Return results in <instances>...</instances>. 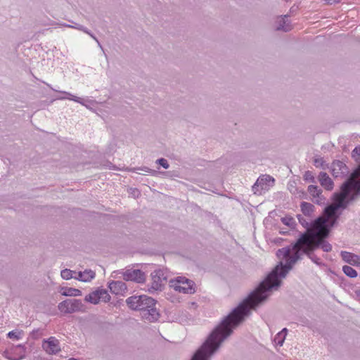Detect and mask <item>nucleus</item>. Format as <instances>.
<instances>
[{"mask_svg": "<svg viewBox=\"0 0 360 360\" xmlns=\"http://www.w3.org/2000/svg\"><path fill=\"white\" fill-rule=\"evenodd\" d=\"M87 34H89L94 40H95L96 41V43L98 44V46L102 49V46L101 44V43L99 42V41L98 40V39L89 30V33H86Z\"/></svg>", "mask_w": 360, "mask_h": 360, "instance_id": "obj_30", "label": "nucleus"}, {"mask_svg": "<svg viewBox=\"0 0 360 360\" xmlns=\"http://www.w3.org/2000/svg\"><path fill=\"white\" fill-rule=\"evenodd\" d=\"M319 181L321 185L324 187L326 190L330 191L333 188V183L331 179L326 172H321L319 176Z\"/></svg>", "mask_w": 360, "mask_h": 360, "instance_id": "obj_16", "label": "nucleus"}, {"mask_svg": "<svg viewBox=\"0 0 360 360\" xmlns=\"http://www.w3.org/2000/svg\"><path fill=\"white\" fill-rule=\"evenodd\" d=\"M84 300L85 301L91 304H97L100 302H109L110 300V296L107 290L103 288H97L96 290L86 295Z\"/></svg>", "mask_w": 360, "mask_h": 360, "instance_id": "obj_5", "label": "nucleus"}, {"mask_svg": "<svg viewBox=\"0 0 360 360\" xmlns=\"http://www.w3.org/2000/svg\"><path fill=\"white\" fill-rule=\"evenodd\" d=\"M355 294H356V296L358 300L360 301V290H356Z\"/></svg>", "mask_w": 360, "mask_h": 360, "instance_id": "obj_33", "label": "nucleus"}, {"mask_svg": "<svg viewBox=\"0 0 360 360\" xmlns=\"http://www.w3.org/2000/svg\"><path fill=\"white\" fill-rule=\"evenodd\" d=\"M123 278L126 281L142 283L145 281V274L139 269H127L124 273Z\"/></svg>", "mask_w": 360, "mask_h": 360, "instance_id": "obj_10", "label": "nucleus"}, {"mask_svg": "<svg viewBox=\"0 0 360 360\" xmlns=\"http://www.w3.org/2000/svg\"><path fill=\"white\" fill-rule=\"evenodd\" d=\"M340 255L345 262L352 265L354 261V258L356 255L347 251H342L340 252Z\"/></svg>", "mask_w": 360, "mask_h": 360, "instance_id": "obj_21", "label": "nucleus"}, {"mask_svg": "<svg viewBox=\"0 0 360 360\" xmlns=\"http://www.w3.org/2000/svg\"><path fill=\"white\" fill-rule=\"evenodd\" d=\"M75 274L76 271L65 269L61 271L60 276L63 279L69 280L72 278H75V276H77Z\"/></svg>", "mask_w": 360, "mask_h": 360, "instance_id": "obj_23", "label": "nucleus"}, {"mask_svg": "<svg viewBox=\"0 0 360 360\" xmlns=\"http://www.w3.org/2000/svg\"><path fill=\"white\" fill-rule=\"evenodd\" d=\"M51 89H53V91H57V92H60V94H63L61 92L62 91H58V90L53 89V87H51Z\"/></svg>", "mask_w": 360, "mask_h": 360, "instance_id": "obj_34", "label": "nucleus"}, {"mask_svg": "<svg viewBox=\"0 0 360 360\" xmlns=\"http://www.w3.org/2000/svg\"><path fill=\"white\" fill-rule=\"evenodd\" d=\"M281 221L283 224L289 226L290 228H294L296 225V221L291 216H285L281 218Z\"/></svg>", "mask_w": 360, "mask_h": 360, "instance_id": "obj_24", "label": "nucleus"}, {"mask_svg": "<svg viewBox=\"0 0 360 360\" xmlns=\"http://www.w3.org/2000/svg\"><path fill=\"white\" fill-rule=\"evenodd\" d=\"M63 96L61 97H69L70 96L69 95H66V94H62Z\"/></svg>", "mask_w": 360, "mask_h": 360, "instance_id": "obj_35", "label": "nucleus"}, {"mask_svg": "<svg viewBox=\"0 0 360 360\" xmlns=\"http://www.w3.org/2000/svg\"><path fill=\"white\" fill-rule=\"evenodd\" d=\"M108 287L111 292L115 295H123L127 291L125 283L121 281H112L109 283Z\"/></svg>", "mask_w": 360, "mask_h": 360, "instance_id": "obj_13", "label": "nucleus"}, {"mask_svg": "<svg viewBox=\"0 0 360 360\" xmlns=\"http://www.w3.org/2000/svg\"><path fill=\"white\" fill-rule=\"evenodd\" d=\"M342 271L349 278H356L357 276L356 271L350 266H343Z\"/></svg>", "mask_w": 360, "mask_h": 360, "instance_id": "obj_22", "label": "nucleus"}, {"mask_svg": "<svg viewBox=\"0 0 360 360\" xmlns=\"http://www.w3.org/2000/svg\"><path fill=\"white\" fill-rule=\"evenodd\" d=\"M301 210L304 215L311 217L314 212V206L307 202H302L300 205Z\"/></svg>", "mask_w": 360, "mask_h": 360, "instance_id": "obj_18", "label": "nucleus"}, {"mask_svg": "<svg viewBox=\"0 0 360 360\" xmlns=\"http://www.w3.org/2000/svg\"><path fill=\"white\" fill-rule=\"evenodd\" d=\"M75 275H77L75 279L83 282H89L94 278L96 274L92 270L86 269L84 271H76Z\"/></svg>", "mask_w": 360, "mask_h": 360, "instance_id": "obj_15", "label": "nucleus"}, {"mask_svg": "<svg viewBox=\"0 0 360 360\" xmlns=\"http://www.w3.org/2000/svg\"><path fill=\"white\" fill-rule=\"evenodd\" d=\"M151 290H160L167 280L165 271L162 269H156L151 273Z\"/></svg>", "mask_w": 360, "mask_h": 360, "instance_id": "obj_8", "label": "nucleus"}, {"mask_svg": "<svg viewBox=\"0 0 360 360\" xmlns=\"http://www.w3.org/2000/svg\"><path fill=\"white\" fill-rule=\"evenodd\" d=\"M169 285L175 291L184 294H193L195 292L193 281L186 277L179 276L171 280Z\"/></svg>", "mask_w": 360, "mask_h": 360, "instance_id": "obj_3", "label": "nucleus"}, {"mask_svg": "<svg viewBox=\"0 0 360 360\" xmlns=\"http://www.w3.org/2000/svg\"><path fill=\"white\" fill-rule=\"evenodd\" d=\"M139 170H141V171H143V172H148V173H150L152 171L150 169H149L148 167L134 168V169H133L134 172H136V173L139 174V172H138Z\"/></svg>", "mask_w": 360, "mask_h": 360, "instance_id": "obj_29", "label": "nucleus"}, {"mask_svg": "<svg viewBox=\"0 0 360 360\" xmlns=\"http://www.w3.org/2000/svg\"><path fill=\"white\" fill-rule=\"evenodd\" d=\"M126 303L130 309L141 311L143 319L153 322L159 318V312L155 308V301L148 295L131 296L126 300Z\"/></svg>", "mask_w": 360, "mask_h": 360, "instance_id": "obj_2", "label": "nucleus"}, {"mask_svg": "<svg viewBox=\"0 0 360 360\" xmlns=\"http://www.w3.org/2000/svg\"><path fill=\"white\" fill-rule=\"evenodd\" d=\"M61 294L64 296H80L82 295V291L79 289L73 288H62Z\"/></svg>", "mask_w": 360, "mask_h": 360, "instance_id": "obj_19", "label": "nucleus"}, {"mask_svg": "<svg viewBox=\"0 0 360 360\" xmlns=\"http://www.w3.org/2000/svg\"><path fill=\"white\" fill-rule=\"evenodd\" d=\"M64 26L68 27L75 28L78 30H81V31L84 32V33H89V30L87 28H86L83 25H81L79 24H75V25H64Z\"/></svg>", "mask_w": 360, "mask_h": 360, "instance_id": "obj_27", "label": "nucleus"}, {"mask_svg": "<svg viewBox=\"0 0 360 360\" xmlns=\"http://www.w3.org/2000/svg\"><path fill=\"white\" fill-rule=\"evenodd\" d=\"M156 162L158 164H159L160 165H161L165 169H168L169 167L167 160L166 159H165V158L158 159Z\"/></svg>", "mask_w": 360, "mask_h": 360, "instance_id": "obj_28", "label": "nucleus"}, {"mask_svg": "<svg viewBox=\"0 0 360 360\" xmlns=\"http://www.w3.org/2000/svg\"><path fill=\"white\" fill-rule=\"evenodd\" d=\"M332 174L334 176L338 177L347 173V169L344 162L340 160L334 161L331 165Z\"/></svg>", "mask_w": 360, "mask_h": 360, "instance_id": "obj_12", "label": "nucleus"}, {"mask_svg": "<svg viewBox=\"0 0 360 360\" xmlns=\"http://www.w3.org/2000/svg\"><path fill=\"white\" fill-rule=\"evenodd\" d=\"M318 163H319V160H315V165L317 166L318 165Z\"/></svg>", "mask_w": 360, "mask_h": 360, "instance_id": "obj_36", "label": "nucleus"}, {"mask_svg": "<svg viewBox=\"0 0 360 360\" xmlns=\"http://www.w3.org/2000/svg\"><path fill=\"white\" fill-rule=\"evenodd\" d=\"M352 158L359 165L342 185L341 192L335 194L334 202L325 209L323 216L319 217L311 229L301 234L295 244L277 251L276 255L281 260L279 264L258 288L215 328L191 360H209L233 330L250 314V310L266 300L273 290L278 288L281 279L285 277L303 255H307L316 264H323L314 251L319 248L326 252L331 251L332 245L325 239L328 236L330 228L338 219L337 211L340 208H345L349 201L356 199L360 194V146L353 150Z\"/></svg>", "mask_w": 360, "mask_h": 360, "instance_id": "obj_1", "label": "nucleus"}, {"mask_svg": "<svg viewBox=\"0 0 360 360\" xmlns=\"http://www.w3.org/2000/svg\"><path fill=\"white\" fill-rule=\"evenodd\" d=\"M297 217H298V220H299L300 223V224H301L304 227L307 228V230H308L309 229H311V228L313 226V225H314V224L315 223V221L317 220V219H316V220H315V221L311 224V225L309 226V223L307 221H306V220H305V219H304L301 215H298V216H297ZM307 231H306V232H307Z\"/></svg>", "mask_w": 360, "mask_h": 360, "instance_id": "obj_25", "label": "nucleus"}, {"mask_svg": "<svg viewBox=\"0 0 360 360\" xmlns=\"http://www.w3.org/2000/svg\"><path fill=\"white\" fill-rule=\"evenodd\" d=\"M276 30L285 32H288L291 30V26L288 21L287 16L281 17L278 19Z\"/></svg>", "mask_w": 360, "mask_h": 360, "instance_id": "obj_17", "label": "nucleus"}, {"mask_svg": "<svg viewBox=\"0 0 360 360\" xmlns=\"http://www.w3.org/2000/svg\"><path fill=\"white\" fill-rule=\"evenodd\" d=\"M3 356L9 360H21L25 356V349L22 345L13 346L6 349Z\"/></svg>", "mask_w": 360, "mask_h": 360, "instance_id": "obj_7", "label": "nucleus"}, {"mask_svg": "<svg viewBox=\"0 0 360 360\" xmlns=\"http://www.w3.org/2000/svg\"><path fill=\"white\" fill-rule=\"evenodd\" d=\"M8 338L11 339L20 340L21 337V333L17 330H11L7 334Z\"/></svg>", "mask_w": 360, "mask_h": 360, "instance_id": "obj_26", "label": "nucleus"}, {"mask_svg": "<svg viewBox=\"0 0 360 360\" xmlns=\"http://www.w3.org/2000/svg\"><path fill=\"white\" fill-rule=\"evenodd\" d=\"M42 348L49 354H56L60 351L59 341L55 337H50L47 340H44L42 343Z\"/></svg>", "mask_w": 360, "mask_h": 360, "instance_id": "obj_9", "label": "nucleus"}, {"mask_svg": "<svg viewBox=\"0 0 360 360\" xmlns=\"http://www.w3.org/2000/svg\"><path fill=\"white\" fill-rule=\"evenodd\" d=\"M288 330L283 328L281 331L277 333L274 338V342L276 345L282 346L287 335Z\"/></svg>", "mask_w": 360, "mask_h": 360, "instance_id": "obj_20", "label": "nucleus"}, {"mask_svg": "<svg viewBox=\"0 0 360 360\" xmlns=\"http://www.w3.org/2000/svg\"><path fill=\"white\" fill-rule=\"evenodd\" d=\"M274 184V179L269 175L259 176L252 187L255 193L262 194L263 191H268Z\"/></svg>", "mask_w": 360, "mask_h": 360, "instance_id": "obj_6", "label": "nucleus"}, {"mask_svg": "<svg viewBox=\"0 0 360 360\" xmlns=\"http://www.w3.org/2000/svg\"><path fill=\"white\" fill-rule=\"evenodd\" d=\"M58 309L64 314H72L76 311H83L84 305L82 302L76 299H68L58 304Z\"/></svg>", "mask_w": 360, "mask_h": 360, "instance_id": "obj_4", "label": "nucleus"}, {"mask_svg": "<svg viewBox=\"0 0 360 360\" xmlns=\"http://www.w3.org/2000/svg\"><path fill=\"white\" fill-rule=\"evenodd\" d=\"M352 265L360 266V256L359 255H356V257L354 258V261Z\"/></svg>", "mask_w": 360, "mask_h": 360, "instance_id": "obj_31", "label": "nucleus"}, {"mask_svg": "<svg viewBox=\"0 0 360 360\" xmlns=\"http://www.w3.org/2000/svg\"><path fill=\"white\" fill-rule=\"evenodd\" d=\"M134 193H139V191H138V190H136V189H134Z\"/></svg>", "mask_w": 360, "mask_h": 360, "instance_id": "obj_37", "label": "nucleus"}, {"mask_svg": "<svg viewBox=\"0 0 360 360\" xmlns=\"http://www.w3.org/2000/svg\"><path fill=\"white\" fill-rule=\"evenodd\" d=\"M309 193L313 198V200L314 202L321 205L324 203V199L321 195V191L316 186L310 185L308 186L307 189Z\"/></svg>", "mask_w": 360, "mask_h": 360, "instance_id": "obj_14", "label": "nucleus"}, {"mask_svg": "<svg viewBox=\"0 0 360 360\" xmlns=\"http://www.w3.org/2000/svg\"><path fill=\"white\" fill-rule=\"evenodd\" d=\"M61 92L64 94L69 95L70 96L69 97H58L57 99H59V100L68 99L70 101H73L76 103H80L81 105L85 106L88 109H91V107L94 106V104L96 103L95 101L90 100L88 98H84L77 97V96H74L67 91H61Z\"/></svg>", "mask_w": 360, "mask_h": 360, "instance_id": "obj_11", "label": "nucleus"}, {"mask_svg": "<svg viewBox=\"0 0 360 360\" xmlns=\"http://www.w3.org/2000/svg\"><path fill=\"white\" fill-rule=\"evenodd\" d=\"M304 178L306 180H314V177L311 175V173L310 172H307L304 174Z\"/></svg>", "mask_w": 360, "mask_h": 360, "instance_id": "obj_32", "label": "nucleus"}]
</instances>
